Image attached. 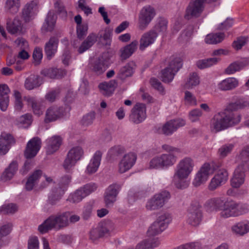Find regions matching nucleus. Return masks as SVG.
Masks as SVG:
<instances>
[{"label": "nucleus", "instance_id": "nucleus-1", "mask_svg": "<svg viewBox=\"0 0 249 249\" xmlns=\"http://www.w3.org/2000/svg\"><path fill=\"white\" fill-rule=\"evenodd\" d=\"M234 111L227 110L219 113L214 116L211 122V128L215 132L234 126L239 124L241 121V115Z\"/></svg>", "mask_w": 249, "mask_h": 249}, {"label": "nucleus", "instance_id": "nucleus-2", "mask_svg": "<svg viewBox=\"0 0 249 249\" xmlns=\"http://www.w3.org/2000/svg\"><path fill=\"white\" fill-rule=\"evenodd\" d=\"M69 212L52 214L38 227V230L43 233L52 229L59 230L66 228L69 225Z\"/></svg>", "mask_w": 249, "mask_h": 249}, {"label": "nucleus", "instance_id": "nucleus-3", "mask_svg": "<svg viewBox=\"0 0 249 249\" xmlns=\"http://www.w3.org/2000/svg\"><path fill=\"white\" fill-rule=\"evenodd\" d=\"M194 166V161L189 157H186L179 161L177 165L173 179V183L178 188H181V181L188 178Z\"/></svg>", "mask_w": 249, "mask_h": 249}, {"label": "nucleus", "instance_id": "nucleus-4", "mask_svg": "<svg viewBox=\"0 0 249 249\" xmlns=\"http://www.w3.org/2000/svg\"><path fill=\"white\" fill-rule=\"evenodd\" d=\"M177 159V157L171 153L157 156L150 160L149 168L150 169L167 168L173 165L176 163Z\"/></svg>", "mask_w": 249, "mask_h": 249}, {"label": "nucleus", "instance_id": "nucleus-5", "mask_svg": "<svg viewBox=\"0 0 249 249\" xmlns=\"http://www.w3.org/2000/svg\"><path fill=\"white\" fill-rule=\"evenodd\" d=\"M203 213L198 202H193L187 211V222L192 226L196 227L201 222Z\"/></svg>", "mask_w": 249, "mask_h": 249}, {"label": "nucleus", "instance_id": "nucleus-6", "mask_svg": "<svg viewBox=\"0 0 249 249\" xmlns=\"http://www.w3.org/2000/svg\"><path fill=\"white\" fill-rule=\"evenodd\" d=\"M171 197L167 191H162L155 194L147 202L146 208L150 211L158 210L162 208Z\"/></svg>", "mask_w": 249, "mask_h": 249}, {"label": "nucleus", "instance_id": "nucleus-7", "mask_svg": "<svg viewBox=\"0 0 249 249\" xmlns=\"http://www.w3.org/2000/svg\"><path fill=\"white\" fill-rule=\"evenodd\" d=\"M206 0H192L186 10L185 18L190 19L199 17L204 9L205 2ZM216 0H208L209 2L215 1Z\"/></svg>", "mask_w": 249, "mask_h": 249}, {"label": "nucleus", "instance_id": "nucleus-8", "mask_svg": "<svg viewBox=\"0 0 249 249\" xmlns=\"http://www.w3.org/2000/svg\"><path fill=\"white\" fill-rule=\"evenodd\" d=\"M84 155L83 148L76 146L71 148L68 152L67 157L63 163V167L66 171H69L80 160Z\"/></svg>", "mask_w": 249, "mask_h": 249}, {"label": "nucleus", "instance_id": "nucleus-9", "mask_svg": "<svg viewBox=\"0 0 249 249\" xmlns=\"http://www.w3.org/2000/svg\"><path fill=\"white\" fill-rule=\"evenodd\" d=\"M182 67V64L178 58L173 59L170 62L168 66L161 71L162 81L169 83L172 81L175 73Z\"/></svg>", "mask_w": 249, "mask_h": 249}, {"label": "nucleus", "instance_id": "nucleus-10", "mask_svg": "<svg viewBox=\"0 0 249 249\" xmlns=\"http://www.w3.org/2000/svg\"><path fill=\"white\" fill-rule=\"evenodd\" d=\"M215 169L213 163H205L196 173L193 181L194 185L198 186L206 182Z\"/></svg>", "mask_w": 249, "mask_h": 249}, {"label": "nucleus", "instance_id": "nucleus-11", "mask_svg": "<svg viewBox=\"0 0 249 249\" xmlns=\"http://www.w3.org/2000/svg\"><path fill=\"white\" fill-rule=\"evenodd\" d=\"M154 8L150 6L144 7L141 11L139 17V28L145 30L155 16Z\"/></svg>", "mask_w": 249, "mask_h": 249}, {"label": "nucleus", "instance_id": "nucleus-12", "mask_svg": "<svg viewBox=\"0 0 249 249\" xmlns=\"http://www.w3.org/2000/svg\"><path fill=\"white\" fill-rule=\"evenodd\" d=\"M146 106L143 104L137 103L131 110L129 116L130 121L138 124L143 122L146 117Z\"/></svg>", "mask_w": 249, "mask_h": 249}, {"label": "nucleus", "instance_id": "nucleus-13", "mask_svg": "<svg viewBox=\"0 0 249 249\" xmlns=\"http://www.w3.org/2000/svg\"><path fill=\"white\" fill-rule=\"evenodd\" d=\"M228 171L226 169L219 170L211 179L209 185V189L213 191L225 184L228 179Z\"/></svg>", "mask_w": 249, "mask_h": 249}, {"label": "nucleus", "instance_id": "nucleus-14", "mask_svg": "<svg viewBox=\"0 0 249 249\" xmlns=\"http://www.w3.org/2000/svg\"><path fill=\"white\" fill-rule=\"evenodd\" d=\"M64 115V110L62 107L52 106L47 109L44 121L45 123H49L62 118Z\"/></svg>", "mask_w": 249, "mask_h": 249}, {"label": "nucleus", "instance_id": "nucleus-15", "mask_svg": "<svg viewBox=\"0 0 249 249\" xmlns=\"http://www.w3.org/2000/svg\"><path fill=\"white\" fill-rule=\"evenodd\" d=\"M41 140L36 137L30 140L27 143L24 151V156L26 159H30L35 157L40 149Z\"/></svg>", "mask_w": 249, "mask_h": 249}, {"label": "nucleus", "instance_id": "nucleus-16", "mask_svg": "<svg viewBox=\"0 0 249 249\" xmlns=\"http://www.w3.org/2000/svg\"><path fill=\"white\" fill-rule=\"evenodd\" d=\"M38 11V2L33 0L27 3L22 10V18L25 22L33 19Z\"/></svg>", "mask_w": 249, "mask_h": 249}, {"label": "nucleus", "instance_id": "nucleus-17", "mask_svg": "<svg viewBox=\"0 0 249 249\" xmlns=\"http://www.w3.org/2000/svg\"><path fill=\"white\" fill-rule=\"evenodd\" d=\"M136 160V155L133 153L125 155L119 164V173H124L129 170L134 165Z\"/></svg>", "mask_w": 249, "mask_h": 249}, {"label": "nucleus", "instance_id": "nucleus-18", "mask_svg": "<svg viewBox=\"0 0 249 249\" xmlns=\"http://www.w3.org/2000/svg\"><path fill=\"white\" fill-rule=\"evenodd\" d=\"M185 124V122L182 119L169 121L162 126L160 132L165 135H171L178 128L184 125Z\"/></svg>", "mask_w": 249, "mask_h": 249}, {"label": "nucleus", "instance_id": "nucleus-19", "mask_svg": "<svg viewBox=\"0 0 249 249\" xmlns=\"http://www.w3.org/2000/svg\"><path fill=\"white\" fill-rule=\"evenodd\" d=\"M15 143L13 136L5 132L1 133L0 136V155H4L9 150L12 144Z\"/></svg>", "mask_w": 249, "mask_h": 249}, {"label": "nucleus", "instance_id": "nucleus-20", "mask_svg": "<svg viewBox=\"0 0 249 249\" xmlns=\"http://www.w3.org/2000/svg\"><path fill=\"white\" fill-rule=\"evenodd\" d=\"M247 169L238 166L236 168L231 180L232 187H240L244 182L245 179V171Z\"/></svg>", "mask_w": 249, "mask_h": 249}, {"label": "nucleus", "instance_id": "nucleus-21", "mask_svg": "<svg viewBox=\"0 0 249 249\" xmlns=\"http://www.w3.org/2000/svg\"><path fill=\"white\" fill-rule=\"evenodd\" d=\"M119 190L120 186L116 184L111 185L107 188L104 197L105 202L107 206L112 205L116 201Z\"/></svg>", "mask_w": 249, "mask_h": 249}, {"label": "nucleus", "instance_id": "nucleus-22", "mask_svg": "<svg viewBox=\"0 0 249 249\" xmlns=\"http://www.w3.org/2000/svg\"><path fill=\"white\" fill-rule=\"evenodd\" d=\"M23 25L21 21L18 17H15L13 20L7 18L6 20V29L12 35H20L22 30Z\"/></svg>", "mask_w": 249, "mask_h": 249}, {"label": "nucleus", "instance_id": "nucleus-23", "mask_svg": "<svg viewBox=\"0 0 249 249\" xmlns=\"http://www.w3.org/2000/svg\"><path fill=\"white\" fill-rule=\"evenodd\" d=\"M18 170V163L16 160H13L6 167L0 176V180L3 182L9 181L13 178Z\"/></svg>", "mask_w": 249, "mask_h": 249}, {"label": "nucleus", "instance_id": "nucleus-24", "mask_svg": "<svg viewBox=\"0 0 249 249\" xmlns=\"http://www.w3.org/2000/svg\"><path fill=\"white\" fill-rule=\"evenodd\" d=\"M237 206V203L232 200H228L220 212L221 217L226 218L238 216V213L236 212Z\"/></svg>", "mask_w": 249, "mask_h": 249}, {"label": "nucleus", "instance_id": "nucleus-25", "mask_svg": "<svg viewBox=\"0 0 249 249\" xmlns=\"http://www.w3.org/2000/svg\"><path fill=\"white\" fill-rule=\"evenodd\" d=\"M58 42L59 40L57 37L52 36L46 43L44 50L48 59H51L56 53Z\"/></svg>", "mask_w": 249, "mask_h": 249}, {"label": "nucleus", "instance_id": "nucleus-26", "mask_svg": "<svg viewBox=\"0 0 249 249\" xmlns=\"http://www.w3.org/2000/svg\"><path fill=\"white\" fill-rule=\"evenodd\" d=\"M157 37V33L154 30L144 33L141 37L140 41V50L143 51L146 47L153 44Z\"/></svg>", "mask_w": 249, "mask_h": 249}, {"label": "nucleus", "instance_id": "nucleus-27", "mask_svg": "<svg viewBox=\"0 0 249 249\" xmlns=\"http://www.w3.org/2000/svg\"><path fill=\"white\" fill-rule=\"evenodd\" d=\"M10 89L6 84H0V108L5 111L9 105Z\"/></svg>", "mask_w": 249, "mask_h": 249}, {"label": "nucleus", "instance_id": "nucleus-28", "mask_svg": "<svg viewBox=\"0 0 249 249\" xmlns=\"http://www.w3.org/2000/svg\"><path fill=\"white\" fill-rule=\"evenodd\" d=\"M46 152L47 154H53L59 148L62 143V139L59 136H53L47 140Z\"/></svg>", "mask_w": 249, "mask_h": 249}, {"label": "nucleus", "instance_id": "nucleus-29", "mask_svg": "<svg viewBox=\"0 0 249 249\" xmlns=\"http://www.w3.org/2000/svg\"><path fill=\"white\" fill-rule=\"evenodd\" d=\"M239 85L238 80L234 77H229L218 84V89L222 91L231 90L235 89Z\"/></svg>", "mask_w": 249, "mask_h": 249}, {"label": "nucleus", "instance_id": "nucleus-30", "mask_svg": "<svg viewBox=\"0 0 249 249\" xmlns=\"http://www.w3.org/2000/svg\"><path fill=\"white\" fill-rule=\"evenodd\" d=\"M134 63L130 62L121 67L117 73V78L124 81L126 78L131 77L134 73Z\"/></svg>", "mask_w": 249, "mask_h": 249}, {"label": "nucleus", "instance_id": "nucleus-31", "mask_svg": "<svg viewBox=\"0 0 249 249\" xmlns=\"http://www.w3.org/2000/svg\"><path fill=\"white\" fill-rule=\"evenodd\" d=\"M97 36L94 33H90L82 42L78 49V52L82 53L89 49L97 41Z\"/></svg>", "mask_w": 249, "mask_h": 249}, {"label": "nucleus", "instance_id": "nucleus-32", "mask_svg": "<svg viewBox=\"0 0 249 249\" xmlns=\"http://www.w3.org/2000/svg\"><path fill=\"white\" fill-rule=\"evenodd\" d=\"M102 154L99 151H96L87 168V173L92 174L96 172L99 166Z\"/></svg>", "mask_w": 249, "mask_h": 249}, {"label": "nucleus", "instance_id": "nucleus-33", "mask_svg": "<svg viewBox=\"0 0 249 249\" xmlns=\"http://www.w3.org/2000/svg\"><path fill=\"white\" fill-rule=\"evenodd\" d=\"M41 74L51 79H59L64 76L66 72L65 70L56 68H49L42 70Z\"/></svg>", "mask_w": 249, "mask_h": 249}, {"label": "nucleus", "instance_id": "nucleus-34", "mask_svg": "<svg viewBox=\"0 0 249 249\" xmlns=\"http://www.w3.org/2000/svg\"><path fill=\"white\" fill-rule=\"evenodd\" d=\"M238 166L248 169L249 166V146H247L242 150L237 159Z\"/></svg>", "mask_w": 249, "mask_h": 249}, {"label": "nucleus", "instance_id": "nucleus-35", "mask_svg": "<svg viewBox=\"0 0 249 249\" xmlns=\"http://www.w3.org/2000/svg\"><path fill=\"white\" fill-rule=\"evenodd\" d=\"M138 42L137 40L132 41L130 44L122 48L120 50L122 59L125 60L129 58L137 50Z\"/></svg>", "mask_w": 249, "mask_h": 249}, {"label": "nucleus", "instance_id": "nucleus-36", "mask_svg": "<svg viewBox=\"0 0 249 249\" xmlns=\"http://www.w3.org/2000/svg\"><path fill=\"white\" fill-rule=\"evenodd\" d=\"M56 17L53 11H50L46 18L42 29L45 32H51L54 27Z\"/></svg>", "mask_w": 249, "mask_h": 249}, {"label": "nucleus", "instance_id": "nucleus-37", "mask_svg": "<svg viewBox=\"0 0 249 249\" xmlns=\"http://www.w3.org/2000/svg\"><path fill=\"white\" fill-rule=\"evenodd\" d=\"M116 84L117 83L115 80H111L108 82L100 83L99 85V88L103 95L109 96L113 93Z\"/></svg>", "mask_w": 249, "mask_h": 249}, {"label": "nucleus", "instance_id": "nucleus-38", "mask_svg": "<svg viewBox=\"0 0 249 249\" xmlns=\"http://www.w3.org/2000/svg\"><path fill=\"white\" fill-rule=\"evenodd\" d=\"M227 201L228 200L223 197L213 198L207 201V205L208 207L213 210L221 211Z\"/></svg>", "mask_w": 249, "mask_h": 249}, {"label": "nucleus", "instance_id": "nucleus-39", "mask_svg": "<svg viewBox=\"0 0 249 249\" xmlns=\"http://www.w3.org/2000/svg\"><path fill=\"white\" fill-rule=\"evenodd\" d=\"M64 189L60 187L53 188L49 196L48 202L53 205L56 204L64 195Z\"/></svg>", "mask_w": 249, "mask_h": 249}, {"label": "nucleus", "instance_id": "nucleus-40", "mask_svg": "<svg viewBox=\"0 0 249 249\" xmlns=\"http://www.w3.org/2000/svg\"><path fill=\"white\" fill-rule=\"evenodd\" d=\"M41 175L42 171L40 170H37L34 171L32 174L29 176L26 182V190L27 191L32 190L37 182Z\"/></svg>", "mask_w": 249, "mask_h": 249}, {"label": "nucleus", "instance_id": "nucleus-41", "mask_svg": "<svg viewBox=\"0 0 249 249\" xmlns=\"http://www.w3.org/2000/svg\"><path fill=\"white\" fill-rule=\"evenodd\" d=\"M20 7V0H6L5 9L7 13L12 15L17 14Z\"/></svg>", "mask_w": 249, "mask_h": 249}, {"label": "nucleus", "instance_id": "nucleus-42", "mask_svg": "<svg viewBox=\"0 0 249 249\" xmlns=\"http://www.w3.org/2000/svg\"><path fill=\"white\" fill-rule=\"evenodd\" d=\"M109 230L106 227L100 226L93 229L90 232V239L94 242L109 233Z\"/></svg>", "mask_w": 249, "mask_h": 249}, {"label": "nucleus", "instance_id": "nucleus-43", "mask_svg": "<svg viewBox=\"0 0 249 249\" xmlns=\"http://www.w3.org/2000/svg\"><path fill=\"white\" fill-rule=\"evenodd\" d=\"M248 107H249V102L244 99L240 98L234 102L230 103L227 106V110L235 111Z\"/></svg>", "mask_w": 249, "mask_h": 249}, {"label": "nucleus", "instance_id": "nucleus-44", "mask_svg": "<svg viewBox=\"0 0 249 249\" xmlns=\"http://www.w3.org/2000/svg\"><path fill=\"white\" fill-rule=\"evenodd\" d=\"M41 83L39 81V77L37 75H31L25 81L24 86L28 90H32L38 87Z\"/></svg>", "mask_w": 249, "mask_h": 249}, {"label": "nucleus", "instance_id": "nucleus-45", "mask_svg": "<svg viewBox=\"0 0 249 249\" xmlns=\"http://www.w3.org/2000/svg\"><path fill=\"white\" fill-rule=\"evenodd\" d=\"M225 36V34L223 33L210 34L206 36L205 41L207 44H216L222 42Z\"/></svg>", "mask_w": 249, "mask_h": 249}, {"label": "nucleus", "instance_id": "nucleus-46", "mask_svg": "<svg viewBox=\"0 0 249 249\" xmlns=\"http://www.w3.org/2000/svg\"><path fill=\"white\" fill-rule=\"evenodd\" d=\"M232 230L236 234L243 235L249 231V223L239 222L232 227Z\"/></svg>", "mask_w": 249, "mask_h": 249}, {"label": "nucleus", "instance_id": "nucleus-47", "mask_svg": "<svg viewBox=\"0 0 249 249\" xmlns=\"http://www.w3.org/2000/svg\"><path fill=\"white\" fill-rule=\"evenodd\" d=\"M106 69L107 67L103 59L100 57L95 61L92 65V70L98 75L102 74Z\"/></svg>", "mask_w": 249, "mask_h": 249}, {"label": "nucleus", "instance_id": "nucleus-48", "mask_svg": "<svg viewBox=\"0 0 249 249\" xmlns=\"http://www.w3.org/2000/svg\"><path fill=\"white\" fill-rule=\"evenodd\" d=\"M200 79L198 75L196 72H193L190 74V76L184 85L185 89H190L196 86L199 84Z\"/></svg>", "mask_w": 249, "mask_h": 249}, {"label": "nucleus", "instance_id": "nucleus-49", "mask_svg": "<svg viewBox=\"0 0 249 249\" xmlns=\"http://www.w3.org/2000/svg\"><path fill=\"white\" fill-rule=\"evenodd\" d=\"M165 229L161 225L155 221L149 228L147 231V234L149 236H155L161 233Z\"/></svg>", "mask_w": 249, "mask_h": 249}, {"label": "nucleus", "instance_id": "nucleus-50", "mask_svg": "<svg viewBox=\"0 0 249 249\" xmlns=\"http://www.w3.org/2000/svg\"><path fill=\"white\" fill-rule=\"evenodd\" d=\"M171 221L172 217L170 214L165 213L158 216L155 221L160 225H161L165 229H166Z\"/></svg>", "mask_w": 249, "mask_h": 249}, {"label": "nucleus", "instance_id": "nucleus-51", "mask_svg": "<svg viewBox=\"0 0 249 249\" xmlns=\"http://www.w3.org/2000/svg\"><path fill=\"white\" fill-rule=\"evenodd\" d=\"M54 7L56 13L59 15L62 18L66 19L68 16L67 12L63 2L61 0H56L54 3Z\"/></svg>", "mask_w": 249, "mask_h": 249}, {"label": "nucleus", "instance_id": "nucleus-52", "mask_svg": "<svg viewBox=\"0 0 249 249\" xmlns=\"http://www.w3.org/2000/svg\"><path fill=\"white\" fill-rule=\"evenodd\" d=\"M245 66L243 62L236 61L230 64L225 70V72L228 74H233L239 71Z\"/></svg>", "mask_w": 249, "mask_h": 249}, {"label": "nucleus", "instance_id": "nucleus-53", "mask_svg": "<svg viewBox=\"0 0 249 249\" xmlns=\"http://www.w3.org/2000/svg\"><path fill=\"white\" fill-rule=\"evenodd\" d=\"M85 196L83 193L80 189L77 190L74 193L71 194L67 201L73 203H78L81 201L83 198L85 197Z\"/></svg>", "mask_w": 249, "mask_h": 249}, {"label": "nucleus", "instance_id": "nucleus-54", "mask_svg": "<svg viewBox=\"0 0 249 249\" xmlns=\"http://www.w3.org/2000/svg\"><path fill=\"white\" fill-rule=\"evenodd\" d=\"M167 27V20L164 18H160L158 23L151 30H154V32H157V34L160 32L164 33L166 31Z\"/></svg>", "mask_w": 249, "mask_h": 249}, {"label": "nucleus", "instance_id": "nucleus-55", "mask_svg": "<svg viewBox=\"0 0 249 249\" xmlns=\"http://www.w3.org/2000/svg\"><path fill=\"white\" fill-rule=\"evenodd\" d=\"M233 147L234 144L232 143L224 144L218 149V154L220 157L225 158L231 152Z\"/></svg>", "mask_w": 249, "mask_h": 249}, {"label": "nucleus", "instance_id": "nucleus-56", "mask_svg": "<svg viewBox=\"0 0 249 249\" xmlns=\"http://www.w3.org/2000/svg\"><path fill=\"white\" fill-rule=\"evenodd\" d=\"M248 41V37L242 36L238 37L236 38V40L233 41L232 47L236 50H240Z\"/></svg>", "mask_w": 249, "mask_h": 249}, {"label": "nucleus", "instance_id": "nucleus-57", "mask_svg": "<svg viewBox=\"0 0 249 249\" xmlns=\"http://www.w3.org/2000/svg\"><path fill=\"white\" fill-rule=\"evenodd\" d=\"M28 101L29 104L31 105L32 109L35 114L37 116H40L42 114L43 112L41 110L40 104L39 102L35 100L34 98L29 99Z\"/></svg>", "mask_w": 249, "mask_h": 249}, {"label": "nucleus", "instance_id": "nucleus-58", "mask_svg": "<svg viewBox=\"0 0 249 249\" xmlns=\"http://www.w3.org/2000/svg\"><path fill=\"white\" fill-rule=\"evenodd\" d=\"M60 92V90L58 88L53 89L45 95V98L50 103L54 102L58 98Z\"/></svg>", "mask_w": 249, "mask_h": 249}, {"label": "nucleus", "instance_id": "nucleus-59", "mask_svg": "<svg viewBox=\"0 0 249 249\" xmlns=\"http://www.w3.org/2000/svg\"><path fill=\"white\" fill-rule=\"evenodd\" d=\"M18 210V207L15 204L11 203L4 205L0 208V211L4 214L14 213Z\"/></svg>", "mask_w": 249, "mask_h": 249}, {"label": "nucleus", "instance_id": "nucleus-60", "mask_svg": "<svg viewBox=\"0 0 249 249\" xmlns=\"http://www.w3.org/2000/svg\"><path fill=\"white\" fill-rule=\"evenodd\" d=\"M97 185L94 183L87 184L80 189L84 194L85 196L94 192L97 189Z\"/></svg>", "mask_w": 249, "mask_h": 249}, {"label": "nucleus", "instance_id": "nucleus-61", "mask_svg": "<svg viewBox=\"0 0 249 249\" xmlns=\"http://www.w3.org/2000/svg\"><path fill=\"white\" fill-rule=\"evenodd\" d=\"M95 119V113L89 112L83 116L81 120V124L83 125L88 126L90 125Z\"/></svg>", "mask_w": 249, "mask_h": 249}, {"label": "nucleus", "instance_id": "nucleus-62", "mask_svg": "<svg viewBox=\"0 0 249 249\" xmlns=\"http://www.w3.org/2000/svg\"><path fill=\"white\" fill-rule=\"evenodd\" d=\"M88 30V26L87 24H83L82 25L76 26V34L79 39H82L87 35Z\"/></svg>", "mask_w": 249, "mask_h": 249}, {"label": "nucleus", "instance_id": "nucleus-63", "mask_svg": "<svg viewBox=\"0 0 249 249\" xmlns=\"http://www.w3.org/2000/svg\"><path fill=\"white\" fill-rule=\"evenodd\" d=\"M124 153V148L120 146H116L112 147L109 151L110 156L115 159Z\"/></svg>", "mask_w": 249, "mask_h": 249}, {"label": "nucleus", "instance_id": "nucleus-64", "mask_svg": "<svg viewBox=\"0 0 249 249\" xmlns=\"http://www.w3.org/2000/svg\"><path fill=\"white\" fill-rule=\"evenodd\" d=\"M14 96L15 98V108L16 110L19 111L22 109L23 106L21 100V94L18 91H15Z\"/></svg>", "mask_w": 249, "mask_h": 249}]
</instances>
